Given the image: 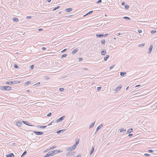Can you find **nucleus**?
Wrapping results in <instances>:
<instances>
[{"instance_id":"obj_1","label":"nucleus","mask_w":157,"mask_h":157,"mask_svg":"<svg viewBox=\"0 0 157 157\" xmlns=\"http://www.w3.org/2000/svg\"><path fill=\"white\" fill-rule=\"evenodd\" d=\"M0 89L3 90H11L12 87L8 86H0Z\"/></svg>"},{"instance_id":"obj_2","label":"nucleus","mask_w":157,"mask_h":157,"mask_svg":"<svg viewBox=\"0 0 157 157\" xmlns=\"http://www.w3.org/2000/svg\"><path fill=\"white\" fill-rule=\"evenodd\" d=\"M20 82H18L17 81L14 80L12 81L7 82H6V84L10 85L11 84H17Z\"/></svg>"},{"instance_id":"obj_3","label":"nucleus","mask_w":157,"mask_h":157,"mask_svg":"<svg viewBox=\"0 0 157 157\" xmlns=\"http://www.w3.org/2000/svg\"><path fill=\"white\" fill-rule=\"evenodd\" d=\"M65 117V116H63L58 119L56 121V123H58L59 122L61 121Z\"/></svg>"},{"instance_id":"obj_4","label":"nucleus","mask_w":157,"mask_h":157,"mask_svg":"<svg viewBox=\"0 0 157 157\" xmlns=\"http://www.w3.org/2000/svg\"><path fill=\"white\" fill-rule=\"evenodd\" d=\"M22 122H23V123L24 124H25L26 125H27L28 126H33V125H32V124H31L29 122H28L27 121H22Z\"/></svg>"},{"instance_id":"obj_5","label":"nucleus","mask_w":157,"mask_h":157,"mask_svg":"<svg viewBox=\"0 0 157 157\" xmlns=\"http://www.w3.org/2000/svg\"><path fill=\"white\" fill-rule=\"evenodd\" d=\"M33 132L37 135H41L44 134V132H37L36 131H33Z\"/></svg>"},{"instance_id":"obj_6","label":"nucleus","mask_w":157,"mask_h":157,"mask_svg":"<svg viewBox=\"0 0 157 157\" xmlns=\"http://www.w3.org/2000/svg\"><path fill=\"white\" fill-rule=\"evenodd\" d=\"M25 0H19V1L18 4L20 5H23V4H25Z\"/></svg>"},{"instance_id":"obj_7","label":"nucleus","mask_w":157,"mask_h":157,"mask_svg":"<svg viewBox=\"0 0 157 157\" xmlns=\"http://www.w3.org/2000/svg\"><path fill=\"white\" fill-rule=\"evenodd\" d=\"M75 140H76V143L74 144V145L72 146L73 147V148L74 149H75V148L79 144V140H76V139Z\"/></svg>"},{"instance_id":"obj_8","label":"nucleus","mask_w":157,"mask_h":157,"mask_svg":"<svg viewBox=\"0 0 157 157\" xmlns=\"http://www.w3.org/2000/svg\"><path fill=\"white\" fill-rule=\"evenodd\" d=\"M22 121H18L16 122V124L18 126L21 127L22 125Z\"/></svg>"},{"instance_id":"obj_9","label":"nucleus","mask_w":157,"mask_h":157,"mask_svg":"<svg viewBox=\"0 0 157 157\" xmlns=\"http://www.w3.org/2000/svg\"><path fill=\"white\" fill-rule=\"evenodd\" d=\"M153 46L152 45H151L150 46V48L149 49L148 52V53L149 54H150L152 52V51L153 49Z\"/></svg>"},{"instance_id":"obj_10","label":"nucleus","mask_w":157,"mask_h":157,"mask_svg":"<svg viewBox=\"0 0 157 157\" xmlns=\"http://www.w3.org/2000/svg\"><path fill=\"white\" fill-rule=\"evenodd\" d=\"M52 156V153L51 151L48 152V153H47L44 156V157H48L49 156Z\"/></svg>"},{"instance_id":"obj_11","label":"nucleus","mask_w":157,"mask_h":157,"mask_svg":"<svg viewBox=\"0 0 157 157\" xmlns=\"http://www.w3.org/2000/svg\"><path fill=\"white\" fill-rule=\"evenodd\" d=\"M6 157H14V155L13 153H11L9 154H7L6 155Z\"/></svg>"},{"instance_id":"obj_12","label":"nucleus","mask_w":157,"mask_h":157,"mask_svg":"<svg viewBox=\"0 0 157 157\" xmlns=\"http://www.w3.org/2000/svg\"><path fill=\"white\" fill-rule=\"evenodd\" d=\"M103 126V125L102 124H100L97 127L96 129V132L95 133L99 130Z\"/></svg>"},{"instance_id":"obj_13","label":"nucleus","mask_w":157,"mask_h":157,"mask_svg":"<svg viewBox=\"0 0 157 157\" xmlns=\"http://www.w3.org/2000/svg\"><path fill=\"white\" fill-rule=\"evenodd\" d=\"M74 149L73 147L72 146L70 147L67 148V151H72Z\"/></svg>"},{"instance_id":"obj_14","label":"nucleus","mask_w":157,"mask_h":157,"mask_svg":"<svg viewBox=\"0 0 157 157\" xmlns=\"http://www.w3.org/2000/svg\"><path fill=\"white\" fill-rule=\"evenodd\" d=\"M94 151V147L93 146L91 147V150L90 152V155H91L92 154L93 152Z\"/></svg>"},{"instance_id":"obj_15","label":"nucleus","mask_w":157,"mask_h":157,"mask_svg":"<svg viewBox=\"0 0 157 157\" xmlns=\"http://www.w3.org/2000/svg\"><path fill=\"white\" fill-rule=\"evenodd\" d=\"M72 9L71 8H68L66 9L65 10V11H67V12H71V11H72Z\"/></svg>"},{"instance_id":"obj_16","label":"nucleus","mask_w":157,"mask_h":157,"mask_svg":"<svg viewBox=\"0 0 157 157\" xmlns=\"http://www.w3.org/2000/svg\"><path fill=\"white\" fill-rule=\"evenodd\" d=\"M106 53V52L105 50H102L101 52V54L102 55L104 56L105 55Z\"/></svg>"},{"instance_id":"obj_17","label":"nucleus","mask_w":157,"mask_h":157,"mask_svg":"<svg viewBox=\"0 0 157 157\" xmlns=\"http://www.w3.org/2000/svg\"><path fill=\"white\" fill-rule=\"evenodd\" d=\"M65 129H62L59 130H58L57 131L56 133L57 134H59L61 132H62L63 131H65Z\"/></svg>"},{"instance_id":"obj_18","label":"nucleus","mask_w":157,"mask_h":157,"mask_svg":"<svg viewBox=\"0 0 157 157\" xmlns=\"http://www.w3.org/2000/svg\"><path fill=\"white\" fill-rule=\"evenodd\" d=\"M96 36L99 37H101L104 36V34H97L96 35Z\"/></svg>"},{"instance_id":"obj_19","label":"nucleus","mask_w":157,"mask_h":157,"mask_svg":"<svg viewBox=\"0 0 157 157\" xmlns=\"http://www.w3.org/2000/svg\"><path fill=\"white\" fill-rule=\"evenodd\" d=\"M132 131H133L132 128H130L127 131V133H129L132 132Z\"/></svg>"},{"instance_id":"obj_20","label":"nucleus","mask_w":157,"mask_h":157,"mask_svg":"<svg viewBox=\"0 0 157 157\" xmlns=\"http://www.w3.org/2000/svg\"><path fill=\"white\" fill-rule=\"evenodd\" d=\"M95 121L94 122L92 123L90 125L89 128H93L94 127V126L95 124Z\"/></svg>"},{"instance_id":"obj_21","label":"nucleus","mask_w":157,"mask_h":157,"mask_svg":"<svg viewBox=\"0 0 157 157\" xmlns=\"http://www.w3.org/2000/svg\"><path fill=\"white\" fill-rule=\"evenodd\" d=\"M109 55H106V56L104 58V60L106 61L108 59L109 57Z\"/></svg>"},{"instance_id":"obj_22","label":"nucleus","mask_w":157,"mask_h":157,"mask_svg":"<svg viewBox=\"0 0 157 157\" xmlns=\"http://www.w3.org/2000/svg\"><path fill=\"white\" fill-rule=\"evenodd\" d=\"M78 50V49L77 48H76L75 50H74L72 51V54H75L77 52Z\"/></svg>"},{"instance_id":"obj_23","label":"nucleus","mask_w":157,"mask_h":157,"mask_svg":"<svg viewBox=\"0 0 157 157\" xmlns=\"http://www.w3.org/2000/svg\"><path fill=\"white\" fill-rule=\"evenodd\" d=\"M57 151V150H53L52 151H51V152L52 154V155L56 154L57 153L56 151Z\"/></svg>"},{"instance_id":"obj_24","label":"nucleus","mask_w":157,"mask_h":157,"mask_svg":"<svg viewBox=\"0 0 157 157\" xmlns=\"http://www.w3.org/2000/svg\"><path fill=\"white\" fill-rule=\"evenodd\" d=\"M126 74L125 72H121L120 75L121 76H124V75Z\"/></svg>"},{"instance_id":"obj_25","label":"nucleus","mask_w":157,"mask_h":157,"mask_svg":"<svg viewBox=\"0 0 157 157\" xmlns=\"http://www.w3.org/2000/svg\"><path fill=\"white\" fill-rule=\"evenodd\" d=\"M13 21L15 22H17L18 21V19L17 17H15L14 18H13Z\"/></svg>"},{"instance_id":"obj_26","label":"nucleus","mask_w":157,"mask_h":157,"mask_svg":"<svg viewBox=\"0 0 157 157\" xmlns=\"http://www.w3.org/2000/svg\"><path fill=\"white\" fill-rule=\"evenodd\" d=\"M126 130L123 128H122L120 129V132H126Z\"/></svg>"},{"instance_id":"obj_27","label":"nucleus","mask_w":157,"mask_h":157,"mask_svg":"<svg viewBox=\"0 0 157 157\" xmlns=\"http://www.w3.org/2000/svg\"><path fill=\"white\" fill-rule=\"evenodd\" d=\"M27 153V151H24V152L21 155V157H23V156L25 155Z\"/></svg>"},{"instance_id":"obj_28","label":"nucleus","mask_w":157,"mask_h":157,"mask_svg":"<svg viewBox=\"0 0 157 157\" xmlns=\"http://www.w3.org/2000/svg\"><path fill=\"white\" fill-rule=\"evenodd\" d=\"M60 6H56V7H55L54 9H53V11H55L57 9H58L59 8Z\"/></svg>"},{"instance_id":"obj_29","label":"nucleus","mask_w":157,"mask_h":157,"mask_svg":"<svg viewBox=\"0 0 157 157\" xmlns=\"http://www.w3.org/2000/svg\"><path fill=\"white\" fill-rule=\"evenodd\" d=\"M121 86L117 87L116 88L115 90V91H119V90H120V89H121Z\"/></svg>"},{"instance_id":"obj_30","label":"nucleus","mask_w":157,"mask_h":157,"mask_svg":"<svg viewBox=\"0 0 157 157\" xmlns=\"http://www.w3.org/2000/svg\"><path fill=\"white\" fill-rule=\"evenodd\" d=\"M156 30H151V33H152V34H153V33H156Z\"/></svg>"},{"instance_id":"obj_31","label":"nucleus","mask_w":157,"mask_h":157,"mask_svg":"<svg viewBox=\"0 0 157 157\" xmlns=\"http://www.w3.org/2000/svg\"><path fill=\"white\" fill-rule=\"evenodd\" d=\"M101 43L102 44H104L105 43V40L103 39L101 41Z\"/></svg>"},{"instance_id":"obj_32","label":"nucleus","mask_w":157,"mask_h":157,"mask_svg":"<svg viewBox=\"0 0 157 157\" xmlns=\"http://www.w3.org/2000/svg\"><path fill=\"white\" fill-rule=\"evenodd\" d=\"M31 81H27L25 83V85H28L30 84L31 83Z\"/></svg>"},{"instance_id":"obj_33","label":"nucleus","mask_w":157,"mask_h":157,"mask_svg":"<svg viewBox=\"0 0 157 157\" xmlns=\"http://www.w3.org/2000/svg\"><path fill=\"white\" fill-rule=\"evenodd\" d=\"M145 45V43H144L141 44H140L139 45V46L140 47H144Z\"/></svg>"},{"instance_id":"obj_34","label":"nucleus","mask_w":157,"mask_h":157,"mask_svg":"<svg viewBox=\"0 0 157 157\" xmlns=\"http://www.w3.org/2000/svg\"><path fill=\"white\" fill-rule=\"evenodd\" d=\"M56 146H52V147H50V148H49V150H52V149H54L55 148H56Z\"/></svg>"},{"instance_id":"obj_35","label":"nucleus","mask_w":157,"mask_h":157,"mask_svg":"<svg viewBox=\"0 0 157 157\" xmlns=\"http://www.w3.org/2000/svg\"><path fill=\"white\" fill-rule=\"evenodd\" d=\"M123 18L129 20H130V17H123Z\"/></svg>"},{"instance_id":"obj_36","label":"nucleus","mask_w":157,"mask_h":157,"mask_svg":"<svg viewBox=\"0 0 157 157\" xmlns=\"http://www.w3.org/2000/svg\"><path fill=\"white\" fill-rule=\"evenodd\" d=\"M14 67L15 68H17V69L18 68H19L18 66L16 64H14Z\"/></svg>"},{"instance_id":"obj_37","label":"nucleus","mask_w":157,"mask_h":157,"mask_svg":"<svg viewBox=\"0 0 157 157\" xmlns=\"http://www.w3.org/2000/svg\"><path fill=\"white\" fill-rule=\"evenodd\" d=\"M124 7H125V9H127L129 8V6L128 5H125L124 6Z\"/></svg>"},{"instance_id":"obj_38","label":"nucleus","mask_w":157,"mask_h":157,"mask_svg":"<svg viewBox=\"0 0 157 157\" xmlns=\"http://www.w3.org/2000/svg\"><path fill=\"white\" fill-rule=\"evenodd\" d=\"M64 90V89L63 88H60L59 89V90L60 92H62Z\"/></svg>"},{"instance_id":"obj_39","label":"nucleus","mask_w":157,"mask_h":157,"mask_svg":"<svg viewBox=\"0 0 157 157\" xmlns=\"http://www.w3.org/2000/svg\"><path fill=\"white\" fill-rule=\"evenodd\" d=\"M67 56V55L66 54H64L62 55V58H65Z\"/></svg>"},{"instance_id":"obj_40","label":"nucleus","mask_w":157,"mask_h":157,"mask_svg":"<svg viewBox=\"0 0 157 157\" xmlns=\"http://www.w3.org/2000/svg\"><path fill=\"white\" fill-rule=\"evenodd\" d=\"M114 66H115V65H112L111 67H110L109 69L110 70L112 69V68H113L114 67Z\"/></svg>"},{"instance_id":"obj_41","label":"nucleus","mask_w":157,"mask_h":157,"mask_svg":"<svg viewBox=\"0 0 157 157\" xmlns=\"http://www.w3.org/2000/svg\"><path fill=\"white\" fill-rule=\"evenodd\" d=\"M50 150H49V148H47L44 151V152H47L48 151H49Z\"/></svg>"},{"instance_id":"obj_42","label":"nucleus","mask_w":157,"mask_h":157,"mask_svg":"<svg viewBox=\"0 0 157 157\" xmlns=\"http://www.w3.org/2000/svg\"><path fill=\"white\" fill-rule=\"evenodd\" d=\"M70 153L68 152L66 154V156H70Z\"/></svg>"},{"instance_id":"obj_43","label":"nucleus","mask_w":157,"mask_h":157,"mask_svg":"<svg viewBox=\"0 0 157 157\" xmlns=\"http://www.w3.org/2000/svg\"><path fill=\"white\" fill-rule=\"evenodd\" d=\"M101 89V87H97V91H99Z\"/></svg>"},{"instance_id":"obj_44","label":"nucleus","mask_w":157,"mask_h":157,"mask_svg":"<svg viewBox=\"0 0 157 157\" xmlns=\"http://www.w3.org/2000/svg\"><path fill=\"white\" fill-rule=\"evenodd\" d=\"M148 151L149 152L152 153L154 152V151L152 150H149Z\"/></svg>"},{"instance_id":"obj_45","label":"nucleus","mask_w":157,"mask_h":157,"mask_svg":"<svg viewBox=\"0 0 157 157\" xmlns=\"http://www.w3.org/2000/svg\"><path fill=\"white\" fill-rule=\"evenodd\" d=\"M101 0H98L97 2V4H98V3H101Z\"/></svg>"},{"instance_id":"obj_46","label":"nucleus","mask_w":157,"mask_h":157,"mask_svg":"<svg viewBox=\"0 0 157 157\" xmlns=\"http://www.w3.org/2000/svg\"><path fill=\"white\" fill-rule=\"evenodd\" d=\"M31 17H32L31 16H28L26 17V18L27 19H30Z\"/></svg>"},{"instance_id":"obj_47","label":"nucleus","mask_w":157,"mask_h":157,"mask_svg":"<svg viewBox=\"0 0 157 157\" xmlns=\"http://www.w3.org/2000/svg\"><path fill=\"white\" fill-rule=\"evenodd\" d=\"M52 115V113H48L47 115V116H48V117H49V116H50Z\"/></svg>"},{"instance_id":"obj_48","label":"nucleus","mask_w":157,"mask_h":157,"mask_svg":"<svg viewBox=\"0 0 157 157\" xmlns=\"http://www.w3.org/2000/svg\"><path fill=\"white\" fill-rule=\"evenodd\" d=\"M34 66L33 65H32L30 66V69H32L34 67Z\"/></svg>"},{"instance_id":"obj_49","label":"nucleus","mask_w":157,"mask_h":157,"mask_svg":"<svg viewBox=\"0 0 157 157\" xmlns=\"http://www.w3.org/2000/svg\"><path fill=\"white\" fill-rule=\"evenodd\" d=\"M138 32L139 33H141L142 32V31L141 29H139V30H138Z\"/></svg>"},{"instance_id":"obj_50","label":"nucleus","mask_w":157,"mask_h":157,"mask_svg":"<svg viewBox=\"0 0 157 157\" xmlns=\"http://www.w3.org/2000/svg\"><path fill=\"white\" fill-rule=\"evenodd\" d=\"M144 155L146 156H149L150 155L148 154H147V153H145L144 154Z\"/></svg>"},{"instance_id":"obj_51","label":"nucleus","mask_w":157,"mask_h":157,"mask_svg":"<svg viewBox=\"0 0 157 157\" xmlns=\"http://www.w3.org/2000/svg\"><path fill=\"white\" fill-rule=\"evenodd\" d=\"M132 135H133L132 134H129L128 135V136H128V137H130V136H132Z\"/></svg>"},{"instance_id":"obj_52","label":"nucleus","mask_w":157,"mask_h":157,"mask_svg":"<svg viewBox=\"0 0 157 157\" xmlns=\"http://www.w3.org/2000/svg\"><path fill=\"white\" fill-rule=\"evenodd\" d=\"M108 35H109V34L106 33V34H105L104 35V36L105 37H106Z\"/></svg>"},{"instance_id":"obj_53","label":"nucleus","mask_w":157,"mask_h":157,"mask_svg":"<svg viewBox=\"0 0 157 157\" xmlns=\"http://www.w3.org/2000/svg\"><path fill=\"white\" fill-rule=\"evenodd\" d=\"M47 127V126H41V127H40V128H46Z\"/></svg>"},{"instance_id":"obj_54","label":"nucleus","mask_w":157,"mask_h":157,"mask_svg":"<svg viewBox=\"0 0 157 157\" xmlns=\"http://www.w3.org/2000/svg\"><path fill=\"white\" fill-rule=\"evenodd\" d=\"M61 152V151L60 150H57V151H56L57 153H58L60 152Z\"/></svg>"},{"instance_id":"obj_55","label":"nucleus","mask_w":157,"mask_h":157,"mask_svg":"<svg viewBox=\"0 0 157 157\" xmlns=\"http://www.w3.org/2000/svg\"><path fill=\"white\" fill-rule=\"evenodd\" d=\"M82 58H78V60L79 61H82Z\"/></svg>"},{"instance_id":"obj_56","label":"nucleus","mask_w":157,"mask_h":157,"mask_svg":"<svg viewBox=\"0 0 157 157\" xmlns=\"http://www.w3.org/2000/svg\"><path fill=\"white\" fill-rule=\"evenodd\" d=\"M41 49L42 50H44L46 49V48L44 47H42Z\"/></svg>"},{"instance_id":"obj_57","label":"nucleus","mask_w":157,"mask_h":157,"mask_svg":"<svg viewBox=\"0 0 157 157\" xmlns=\"http://www.w3.org/2000/svg\"><path fill=\"white\" fill-rule=\"evenodd\" d=\"M67 50V49H64L61 51V52H63Z\"/></svg>"},{"instance_id":"obj_58","label":"nucleus","mask_w":157,"mask_h":157,"mask_svg":"<svg viewBox=\"0 0 157 157\" xmlns=\"http://www.w3.org/2000/svg\"><path fill=\"white\" fill-rule=\"evenodd\" d=\"M93 12V11H89L88 12V14H90L91 13H92Z\"/></svg>"},{"instance_id":"obj_59","label":"nucleus","mask_w":157,"mask_h":157,"mask_svg":"<svg viewBox=\"0 0 157 157\" xmlns=\"http://www.w3.org/2000/svg\"><path fill=\"white\" fill-rule=\"evenodd\" d=\"M125 4V2H122L121 3V5L123 6V5H124Z\"/></svg>"},{"instance_id":"obj_60","label":"nucleus","mask_w":157,"mask_h":157,"mask_svg":"<svg viewBox=\"0 0 157 157\" xmlns=\"http://www.w3.org/2000/svg\"><path fill=\"white\" fill-rule=\"evenodd\" d=\"M38 30L39 31H42L43 30V29H38Z\"/></svg>"},{"instance_id":"obj_61","label":"nucleus","mask_w":157,"mask_h":157,"mask_svg":"<svg viewBox=\"0 0 157 157\" xmlns=\"http://www.w3.org/2000/svg\"><path fill=\"white\" fill-rule=\"evenodd\" d=\"M53 121H52V122H51V123L50 124H49L48 125V126H49L50 125H51V124H52V123H53Z\"/></svg>"},{"instance_id":"obj_62","label":"nucleus","mask_w":157,"mask_h":157,"mask_svg":"<svg viewBox=\"0 0 157 157\" xmlns=\"http://www.w3.org/2000/svg\"><path fill=\"white\" fill-rule=\"evenodd\" d=\"M77 157H81V155H80V154L78 155Z\"/></svg>"},{"instance_id":"obj_63","label":"nucleus","mask_w":157,"mask_h":157,"mask_svg":"<svg viewBox=\"0 0 157 157\" xmlns=\"http://www.w3.org/2000/svg\"><path fill=\"white\" fill-rule=\"evenodd\" d=\"M75 153V152H71V155H73L74 154V153Z\"/></svg>"},{"instance_id":"obj_64","label":"nucleus","mask_w":157,"mask_h":157,"mask_svg":"<svg viewBox=\"0 0 157 157\" xmlns=\"http://www.w3.org/2000/svg\"><path fill=\"white\" fill-rule=\"evenodd\" d=\"M48 2H50L51 1V0H47Z\"/></svg>"}]
</instances>
